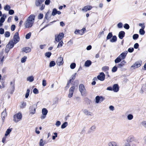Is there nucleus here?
I'll use <instances>...</instances> for the list:
<instances>
[{"label":"nucleus","mask_w":146,"mask_h":146,"mask_svg":"<svg viewBox=\"0 0 146 146\" xmlns=\"http://www.w3.org/2000/svg\"><path fill=\"white\" fill-rule=\"evenodd\" d=\"M108 146H118L117 144L114 141L110 142L108 143Z\"/></svg>","instance_id":"obj_22"},{"label":"nucleus","mask_w":146,"mask_h":146,"mask_svg":"<svg viewBox=\"0 0 146 146\" xmlns=\"http://www.w3.org/2000/svg\"><path fill=\"white\" fill-rule=\"evenodd\" d=\"M68 125V123L67 122H64L61 126V128L64 129Z\"/></svg>","instance_id":"obj_31"},{"label":"nucleus","mask_w":146,"mask_h":146,"mask_svg":"<svg viewBox=\"0 0 146 146\" xmlns=\"http://www.w3.org/2000/svg\"><path fill=\"white\" fill-rule=\"evenodd\" d=\"M122 24L121 23H119L117 24V27L119 28H121L122 27Z\"/></svg>","instance_id":"obj_60"},{"label":"nucleus","mask_w":146,"mask_h":146,"mask_svg":"<svg viewBox=\"0 0 146 146\" xmlns=\"http://www.w3.org/2000/svg\"><path fill=\"white\" fill-rule=\"evenodd\" d=\"M139 46V44L137 43H135L134 45V47L135 49H137L138 48Z\"/></svg>","instance_id":"obj_61"},{"label":"nucleus","mask_w":146,"mask_h":146,"mask_svg":"<svg viewBox=\"0 0 146 146\" xmlns=\"http://www.w3.org/2000/svg\"><path fill=\"white\" fill-rule=\"evenodd\" d=\"M37 107V104H34L33 105V107L34 108V110H32L31 112V113L33 114H34L35 113V110L36 108Z\"/></svg>","instance_id":"obj_26"},{"label":"nucleus","mask_w":146,"mask_h":146,"mask_svg":"<svg viewBox=\"0 0 146 146\" xmlns=\"http://www.w3.org/2000/svg\"><path fill=\"white\" fill-rule=\"evenodd\" d=\"M112 90L114 92H117L119 90V86L117 84H114L113 86Z\"/></svg>","instance_id":"obj_17"},{"label":"nucleus","mask_w":146,"mask_h":146,"mask_svg":"<svg viewBox=\"0 0 146 146\" xmlns=\"http://www.w3.org/2000/svg\"><path fill=\"white\" fill-rule=\"evenodd\" d=\"M22 118V115L20 113H19L16 114L13 116V121L17 123L20 121Z\"/></svg>","instance_id":"obj_4"},{"label":"nucleus","mask_w":146,"mask_h":146,"mask_svg":"<svg viewBox=\"0 0 146 146\" xmlns=\"http://www.w3.org/2000/svg\"><path fill=\"white\" fill-rule=\"evenodd\" d=\"M97 79L101 81H104L105 78V75L103 72H101L99 75L97 76Z\"/></svg>","instance_id":"obj_10"},{"label":"nucleus","mask_w":146,"mask_h":146,"mask_svg":"<svg viewBox=\"0 0 146 146\" xmlns=\"http://www.w3.org/2000/svg\"><path fill=\"white\" fill-rule=\"evenodd\" d=\"M63 44V42L62 41H61L60 42L58 45L57 47L58 48H60L62 46Z\"/></svg>","instance_id":"obj_46"},{"label":"nucleus","mask_w":146,"mask_h":146,"mask_svg":"<svg viewBox=\"0 0 146 146\" xmlns=\"http://www.w3.org/2000/svg\"><path fill=\"white\" fill-rule=\"evenodd\" d=\"M104 99V97L102 96H97L95 98L96 103L97 104L100 103L103 101Z\"/></svg>","instance_id":"obj_7"},{"label":"nucleus","mask_w":146,"mask_h":146,"mask_svg":"<svg viewBox=\"0 0 146 146\" xmlns=\"http://www.w3.org/2000/svg\"><path fill=\"white\" fill-rule=\"evenodd\" d=\"M112 36V33H110L108 35L106 39L107 40L111 38Z\"/></svg>","instance_id":"obj_35"},{"label":"nucleus","mask_w":146,"mask_h":146,"mask_svg":"<svg viewBox=\"0 0 146 146\" xmlns=\"http://www.w3.org/2000/svg\"><path fill=\"white\" fill-rule=\"evenodd\" d=\"M10 35V33L9 31H6L4 35L5 37H8Z\"/></svg>","instance_id":"obj_34"},{"label":"nucleus","mask_w":146,"mask_h":146,"mask_svg":"<svg viewBox=\"0 0 146 146\" xmlns=\"http://www.w3.org/2000/svg\"><path fill=\"white\" fill-rule=\"evenodd\" d=\"M6 116V113L5 111H4L1 114V116L2 119H4L5 117Z\"/></svg>","instance_id":"obj_29"},{"label":"nucleus","mask_w":146,"mask_h":146,"mask_svg":"<svg viewBox=\"0 0 146 146\" xmlns=\"http://www.w3.org/2000/svg\"><path fill=\"white\" fill-rule=\"evenodd\" d=\"M27 58V57L26 56H24L23 58L21 59V62L22 63H24L26 60V59Z\"/></svg>","instance_id":"obj_38"},{"label":"nucleus","mask_w":146,"mask_h":146,"mask_svg":"<svg viewBox=\"0 0 146 146\" xmlns=\"http://www.w3.org/2000/svg\"><path fill=\"white\" fill-rule=\"evenodd\" d=\"M117 39L116 36H114L112 37V38L110 40V41L112 42H115L116 41Z\"/></svg>","instance_id":"obj_28"},{"label":"nucleus","mask_w":146,"mask_h":146,"mask_svg":"<svg viewBox=\"0 0 146 146\" xmlns=\"http://www.w3.org/2000/svg\"><path fill=\"white\" fill-rule=\"evenodd\" d=\"M46 84V81L45 80H43L42 81V85L44 86H45Z\"/></svg>","instance_id":"obj_54"},{"label":"nucleus","mask_w":146,"mask_h":146,"mask_svg":"<svg viewBox=\"0 0 146 146\" xmlns=\"http://www.w3.org/2000/svg\"><path fill=\"white\" fill-rule=\"evenodd\" d=\"M11 8L10 6L7 5H6L4 7V9L6 11H9V10Z\"/></svg>","instance_id":"obj_33"},{"label":"nucleus","mask_w":146,"mask_h":146,"mask_svg":"<svg viewBox=\"0 0 146 146\" xmlns=\"http://www.w3.org/2000/svg\"><path fill=\"white\" fill-rule=\"evenodd\" d=\"M127 117L128 120H131L133 119V116L132 115L129 114L128 115Z\"/></svg>","instance_id":"obj_42"},{"label":"nucleus","mask_w":146,"mask_h":146,"mask_svg":"<svg viewBox=\"0 0 146 146\" xmlns=\"http://www.w3.org/2000/svg\"><path fill=\"white\" fill-rule=\"evenodd\" d=\"M10 90H11V93L12 94L14 92L15 89V84L14 82H10Z\"/></svg>","instance_id":"obj_12"},{"label":"nucleus","mask_w":146,"mask_h":146,"mask_svg":"<svg viewBox=\"0 0 146 146\" xmlns=\"http://www.w3.org/2000/svg\"><path fill=\"white\" fill-rule=\"evenodd\" d=\"M11 129H8L6 131V133L5 134V136H7L9 134V133L11 132Z\"/></svg>","instance_id":"obj_40"},{"label":"nucleus","mask_w":146,"mask_h":146,"mask_svg":"<svg viewBox=\"0 0 146 146\" xmlns=\"http://www.w3.org/2000/svg\"><path fill=\"white\" fill-rule=\"evenodd\" d=\"M44 0H36L35 4L37 6H39L40 5L42 2Z\"/></svg>","instance_id":"obj_19"},{"label":"nucleus","mask_w":146,"mask_h":146,"mask_svg":"<svg viewBox=\"0 0 146 146\" xmlns=\"http://www.w3.org/2000/svg\"><path fill=\"white\" fill-rule=\"evenodd\" d=\"M117 70V67L116 66H115L112 69V71L113 72H115Z\"/></svg>","instance_id":"obj_51"},{"label":"nucleus","mask_w":146,"mask_h":146,"mask_svg":"<svg viewBox=\"0 0 146 146\" xmlns=\"http://www.w3.org/2000/svg\"><path fill=\"white\" fill-rule=\"evenodd\" d=\"M92 7L91 6L88 5L84 7L82 9V11L86 12L87 11H89L92 8Z\"/></svg>","instance_id":"obj_14"},{"label":"nucleus","mask_w":146,"mask_h":146,"mask_svg":"<svg viewBox=\"0 0 146 146\" xmlns=\"http://www.w3.org/2000/svg\"><path fill=\"white\" fill-rule=\"evenodd\" d=\"M61 124V123L60 121H57L55 124L56 125L57 127H58Z\"/></svg>","instance_id":"obj_56"},{"label":"nucleus","mask_w":146,"mask_h":146,"mask_svg":"<svg viewBox=\"0 0 146 146\" xmlns=\"http://www.w3.org/2000/svg\"><path fill=\"white\" fill-rule=\"evenodd\" d=\"M127 51H125L121 53L118 57L121 58V60H123L125 58L127 54Z\"/></svg>","instance_id":"obj_13"},{"label":"nucleus","mask_w":146,"mask_h":146,"mask_svg":"<svg viewBox=\"0 0 146 146\" xmlns=\"http://www.w3.org/2000/svg\"><path fill=\"white\" fill-rule=\"evenodd\" d=\"M124 28L127 29H128L129 28V26L128 24H125L124 25Z\"/></svg>","instance_id":"obj_52"},{"label":"nucleus","mask_w":146,"mask_h":146,"mask_svg":"<svg viewBox=\"0 0 146 146\" xmlns=\"http://www.w3.org/2000/svg\"><path fill=\"white\" fill-rule=\"evenodd\" d=\"M121 60L119 57H117L115 60V63H118L121 62Z\"/></svg>","instance_id":"obj_41"},{"label":"nucleus","mask_w":146,"mask_h":146,"mask_svg":"<svg viewBox=\"0 0 146 146\" xmlns=\"http://www.w3.org/2000/svg\"><path fill=\"white\" fill-rule=\"evenodd\" d=\"M26 105V103L25 102H23L22 104L20 106V108H23L25 107Z\"/></svg>","instance_id":"obj_44"},{"label":"nucleus","mask_w":146,"mask_h":146,"mask_svg":"<svg viewBox=\"0 0 146 146\" xmlns=\"http://www.w3.org/2000/svg\"><path fill=\"white\" fill-rule=\"evenodd\" d=\"M56 64L54 61H51L49 64V66L50 67H52L54 66Z\"/></svg>","instance_id":"obj_36"},{"label":"nucleus","mask_w":146,"mask_h":146,"mask_svg":"<svg viewBox=\"0 0 146 146\" xmlns=\"http://www.w3.org/2000/svg\"><path fill=\"white\" fill-rule=\"evenodd\" d=\"M141 62H137L133 65L131 66V67H133L134 68L139 67L141 66Z\"/></svg>","instance_id":"obj_15"},{"label":"nucleus","mask_w":146,"mask_h":146,"mask_svg":"<svg viewBox=\"0 0 146 146\" xmlns=\"http://www.w3.org/2000/svg\"><path fill=\"white\" fill-rule=\"evenodd\" d=\"M92 62L90 60H87L85 62V66L86 67H89L91 64Z\"/></svg>","instance_id":"obj_24"},{"label":"nucleus","mask_w":146,"mask_h":146,"mask_svg":"<svg viewBox=\"0 0 146 146\" xmlns=\"http://www.w3.org/2000/svg\"><path fill=\"white\" fill-rule=\"evenodd\" d=\"M96 128V127L95 125H93L90 128L89 131V133H90L94 131Z\"/></svg>","instance_id":"obj_23"},{"label":"nucleus","mask_w":146,"mask_h":146,"mask_svg":"<svg viewBox=\"0 0 146 146\" xmlns=\"http://www.w3.org/2000/svg\"><path fill=\"white\" fill-rule=\"evenodd\" d=\"M14 42L13 40H11L7 45V47L9 49L11 48L14 46Z\"/></svg>","instance_id":"obj_16"},{"label":"nucleus","mask_w":146,"mask_h":146,"mask_svg":"<svg viewBox=\"0 0 146 146\" xmlns=\"http://www.w3.org/2000/svg\"><path fill=\"white\" fill-rule=\"evenodd\" d=\"M76 64L75 63H72L70 65V67L72 69L76 67Z\"/></svg>","instance_id":"obj_48"},{"label":"nucleus","mask_w":146,"mask_h":146,"mask_svg":"<svg viewBox=\"0 0 146 146\" xmlns=\"http://www.w3.org/2000/svg\"><path fill=\"white\" fill-rule=\"evenodd\" d=\"M27 81H28L30 82H31L33 81L34 78L33 77V76H31L27 77Z\"/></svg>","instance_id":"obj_25"},{"label":"nucleus","mask_w":146,"mask_h":146,"mask_svg":"<svg viewBox=\"0 0 146 146\" xmlns=\"http://www.w3.org/2000/svg\"><path fill=\"white\" fill-rule=\"evenodd\" d=\"M14 13V11L13 10L11 9L9 11V13L10 15H13Z\"/></svg>","instance_id":"obj_57"},{"label":"nucleus","mask_w":146,"mask_h":146,"mask_svg":"<svg viewBox=\"0 0 146 146\" xmlns=\"http://www.w3.org/2000/svg\"><path fill=\"white\" fill-rule=\"evenodd\" d=\"M139 33L141 35H143L145 33V31L144 30V29H140L139 31Z\"/></svg>","instance_id":"obj_43"},{"label":"nucleus","mask_w":146,"mask_h":146,"mask_svg":"<svg viewBox=\"0 0 146 146\" xmlns=\"http://www.w3.org/2000/svg\"><path fill=\"white\" fill-rule=\"evenodd\" d=\"M126 141L128 143L130 142H133L134 146H135L137 144V139L132 135L129 136L127 139Z\"/></svg>","instance_id":"obj_2"},{"label":"nucleus","mask_w":146,"mask_h":146,"mask_svg":"<svg viewBox=\"0 0 146 146\" xmlns=\"http://www.w3.org/2000/svg\"><path fill=\"white\" fill-rule=\"evenodd\" d=\"M10 49L9 48H5V50H4V51L5 52V53L6 54V56H7L8 53Z\"/></svg>","instance_id":"obj_47"},{"label":"nucleus","mask_w":146,"mask_h":146,"mask_svg":"<svg viewBox=\"0 0 146 146\" xmlns=\"http://www.w3.org/2000/svg\"><path fill=\"white\" fill-rule=\"evenodd\" d=\"M33 92L35 94H37L38 93V92L37 89L35 88L34 89Z\"/></svg>","instance_id":"obj_53"},{"label":"nucleus","mask_w":146,"mask_h":146,"mask_svg":"<svg viewBox=\"0 0 146 146\" xmlns=\"http://www.w3.org/2000/svg\"><path fill=\"white\" fill-rule=\"evenodd\" d=\"M31 49L29 47H27L23 48V51L26 53L29 52L31 51Z\"/></svg>","instance_id":"obj_21"},{"label":"nucleus","mask_w":146,"mask_h":146,"mask_svg":"<svg viewBox=\"0 0 146 146\" xmlns=\"http://www.w3.org/2000/svg\"><path fill=\"white\" fill-rule=\"evenodd\" d=\"M75 89V87L74 86L71 87L69 90V93L68 95L69 98H71L73 96L74 91Z\"/></svg>","instance_id":"obj_9"},{"label":"nucleus","mask_w":146,"mask_h":146,"mask_svg":"<svg viewBox=\"0 0 146 146\" xmlns=\"http://www.w3.org/2000/svg\"><path fill=\"white\" fill-rule=\"evenodd\" d=\"M79 90L82 96H85L86 94V91L84 85L83 84H81L79 85Z\"/></svg>","instance_id":"obj_3"},{"label":"nucleus","mask_w":146,"mask_h":146,"mask_svg":"<svg viewBox=\"0 0 146 146\" xmlns=\"http://www.w3.org/2000/svg\"><path fill=\"white\" fill-rule=\"evenodd\" d=\"M6 54L5 53V52L3 50L0 53V62L2 64L3 62V58H6L7 56H6Z\"/></svg>","instance_id":"obj_5"},{"label":"nucleus","mask_w":146,"mask_h":146,"mask_svg":"<svg viewBox=\"0 0 146 146\" xmlns=\"http://www.w3.org/2000/svg\"><path fill=\"white\" fill-rule=\"evenodd\" d=\"M15 26L14 25H12L11 27V30L12 31H14L15 29Z\"/></svg>","instance_id":"obj_62"},{"label":"nucleus","mask_w":146,"mask_h":146,"mask_svg":"<svg viewBox=\"0 0 146 146\" xmlns=\"http://www.w3.org/2000/svg\"><path fill=\"white\" fill-rule=\"evenodd\" d=\"M47 143L45 141H43L42 139H41L39 142V145L40 146H44Z\"/></svg>","instance_id":"obj_20"},{"label":"nucleus","mask_w":146,"mask_h":146,"mask_svg":"<svg viewBox=\"0 0 146 146\" xmlns=\"http://www.w3.org/2000/svg\"><path fill=\"white\" fill-rule=\"evenodd\" d=\"M35 16L33 15H31L27 19L24 25L26 28H30L33 25L35 19Z\"/></svg>","instance_id":"obj_1"},{"label":"nucleus","mask_w":146,"mask_h":146,"mask_svg":"<svg viewBox=\"0 0 146 146\" xmlns=\"http://www.w3.org/2000/svg\"><path fill=\"white\" fill-rule=\"evenodd\" d=\"M64 63L63 58L62 57H59L56 60V64L58 66H60L63 64Z\"/></svg>","instance_id":"obj_11"},{"label":"nucleus","mask_w":146,"mask_h":146,"mask_svg":"<svg viewBox=\"0 0 146 146\" xmlns=\"http://www.w3.org/2000/svg\"><path fill=\"white\" fill-rule=\"evenodd\" d=\"M57 9L55 8L53 10V11H52V15L53 16L55 15H56V14H57Z\"/></svg>","instance_id":"obj_32"},{"label":"nucleus","mask_w":146,"mask_h":146,"mask_svg":"<svg viewBox=\"0 0 146 146\" xmlns=\"http://www.w3.org/2000/svg\"><path fill=\"white\" fill-rule=\"evenodd\" d=\"M31 33L30 32L29 33L27 34L25 36V38L27 39H29L31 36Z\"/></svg>","instance_id":"obj_45"},{"label":"nucleus","mask_w":146,"mask_h":146,"mask_svg":"<svg viewBox=\"0 0 146 146\" xmlns=\"http://www.w3.org/2000/svg\"><path fill=\"white\" fill-rule=\"evenodd\" d=\"M134 50V48H129L128 49V51L129 52H132Z\"/></svg>","instance_id":"obj_63"},{"label":"nucleus","mask_w":146,"mask_h":146,"mask_svg":"<svg viewBox=\"0 0 146 146\" xmlns=\"http://www.w3.org/2000/svg\"><path fill=\"white\" fill-rule=\"evenodd\" d=\"M50 2V0H46L45 2V4L46 5H48Z\"/></svg>","instance_id":"obj_64"},{"label":"nucleus","mask_w":146,"mask_h":146,"mask_svg":"<svg viewBox=\"0 0 146 146\" xmlns=\"http://www.w3.org/2000/svg\"><path fill=\"white\" fill-rule=\"evenodd\" d=\"M5 21V18L3 17H2L0 19V22L3 23Z\"/></svg>","instance_id":"obj_55"},{"label":"nucleus","mask_w":146,"mask_h":146,"mask_svg":"<svg viewBox=\"0 0 146 146\" xmlns=\"http://www.w3.org/2000/svg\"><path fill=\"white\" fill-rule=\"evenodd\" d=\"M125 33L124 31H120L118 35V36L120 39H122L124 37Z\"/></svg>","instance_id":"obj_18"},{"label":"nucleus","mask_w":146,"mask_h":146,"mask_svg":"<svg viewBox=\"0 0 146 146\" xmlns=\"http://www.w3.org/2000/svg\"><path fill=\"white\" fill-rule=\"evenodd\" d=\"M48 113L47 110L45 108H43L42 110V113L43 115H46Z\"/></svg>","instance_id":"obj_27"},{"label":"nucleus","mask_w":146,"mask_h":146,"mask_svg":"<svg viewBox=\"0 0 146 146\" xmlns=\"http://www.w3.org/2000/svg\"><path fill=\"white\" fill-rule=\"evenodd\" d=\"M84 113L86 115H91L90 113L87 110H84L83 111Z\"/></svg>","instance_id":"obj_30"},{"label":"nucleus","mask_w":146,"mask_h":146,"mask_svg":"<svg viewBox=\"0 0 146 146\" xmlns=\"http://www.w3.org/2000/svg\"><path fill=\"white\" fill-rule=\"evenodd\" d=\"M102 69L103 71H106L108 70L109 69V67L108 66H104L102 68Z\"/></svg>","instance_id":"obj_39"},{"label":"nucleus","mask_w":146,"mask_h":146,"mask_svg":"<svg viewBox=\"0 0 146 146\" xmlns=\"http://www.w3.org/2000/svg\"><path fill=\"white\" fill-rule=\"evenodd\" d=\"M4 29L1 28H0V34L2 35L4 34Z\"/></svg>","instance_id":"obj_58"},{"label":"nucleus","mask_w":146,"mask_h":146,"mask_svg":"<svg viewBox=\"0 0 146 146\" xmlns=\"http://www.w3.org/2000/svg\"><path fill=\"white\" fill-rule=\"evenodd\" d=\"M64 34L63 33H60L59 35L57 36H55V40L57 42H59L63 37Z\"/></svg>","instance_id":"obj_6"},{"label":"nucleus","mask_w":146,"mask_h":146,"mask_svg":"<svg viewBox=\"0 0 146 146\" xmlns=\"http://www.w3.org/2000/svg\"><path fill=\"white\" fill-rule=\"evenodd\" d=\"M139 25L140 26H141V29H144L145 27V26L144 25V24H142L141 23H139Z\"/></svg>","instance_id":"obj_59"},{"label":"nucleus","mask_w":146,"mask_h":146,"mask_svg":"<svg viewBox=\"0 0 146 146\" xmlns=\"http://www.w3.org/2000/svg\"><path fill=\"white\" fill-rule=\"evenodd\" d=\"M51 54V53L50 52H46L45 53V55L46 56H47V57L49 58Z\"/></svg>","instance_id":"obj_49"},{"label":"nucleus","mask_w":146,"mask_h":146,"mask_svg":"<svg viewBox=\"0 0 146 146\" xmlns=\"http://www.w3.org/2000/svg\"><path fill=\"white\" fill-rule=\"evenodd\" d=\"M139 37V35L137 34H134L133 36V39L135 40L137 39Z\"/></svg>","instance_id":"obj_50"},{"label":"nucleus","mask_w":146,"mask_h":146,"mask_svg":"<svg viewBox=\"0 0 146 146\" xmlns=\"http://www.w3.org/2000/svg\"><path fill=\"white\" fill-rule=\"evenodd\" d=\"M30 91V90L29 89H28L27 90L25 96V97L26 98H27L28 97L29 95Z\"/></svg>","instance_id":"obj_37"},{"label":"nucleus","mask_w":146,"mask_h":146,"mask_svg":"<svg viewBox=\"0 0 146 146\" xmlns=\"http://www.w3.org/2000/svg\"><path fill=\"white\" fill-rule=\"evenodd\" d=\"M13 39L15 44H16L19 41L20 37L19 36L18 32H17L15 33L13 36Z\"/></svg>","instance_id":"obj_8"}]
</instances>
